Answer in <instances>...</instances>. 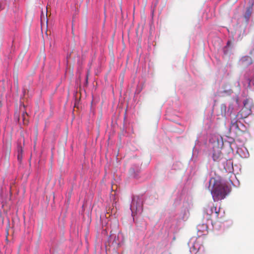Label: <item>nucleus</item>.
<instances>
[{
    "instance_id": "f257e3e1",
    "label": "nucleus",
    "mask_w": 254,
    "mask_h": 254,
    "mask_svg": "<svg viewBox=\"0 0 254 254\" xmlns=\"http://www.w3.org/2000/svg\"><path fill=\"white\" fill-rule=\"evenodd\" d=\"M212 186L211 193L214 201L224 199L229 191L228 187L215 178H211L209 180L210 188Z\"/></svg>"
},
{
    "instance_id": "f03ea898",
    "label": "nucleus",
    "mask_w": 254,
    "mask_h": 254,
    "mask_svg": "<svg viewBox=\"0 0 254 254\" xmlns=\"http://www.w3.org/2000/svg\"><path fill=\"white\" fill-rule=\"evenodd\" d=\"M243 103L244 107L237 115V118L240 119H245L251 115V112L250 110L251 103L249 101L247 102L246 100L244 101Z\"/></svg>"
},
{
    "instance_id": "7ed1b4c3",
    "label": "nucleus",
    "mask_w": 254,
    "mask_h": 254,
    "mask_svg": "<svg viewBox=\"0 0 254 254\" xmlns=\"http://www.w3.org/2000/svg\"><path fill=\"white\" fill-rule=\"evenodd\" d=\"M252 57L248 56L242 57L239 61V64L243 67H247L253 63Z\"/></svg>"
},
{
    "instance_id": "20e7f679",
    "label": "nucleus",
    "mask_w": 254,
    "mask_h": 254,
    "mask_svg": "<svg viewBox=\"0 0 254 254\" xmlns=\"http://www.w3.org/2000/svg\"><path fill=\"white\" fill-rule=\"evenodd\" d=\"M142 206V203L141 199L138 196H134L130 206L131 209L132 210L135 208L136 210H138L141 209Z\"/></svg>"
},
{
    "instance_id": "39448f33",
    "label": "nucleus",
    "mask_w": 254,
    "mask_h": 254,
    "mask_svg": "<svg viewBox=\"0 0 254 254\" xmlns=\"http://www.w3.org/2000/svg\"><path fill=\"white\" fill-rule=\"evenodd\" d=\"M215 212V216L216 218H218L219 214V211L217 210V208L213 204L212 205H208L205 208V213L210 216L212 215L213 212Z\"/></svg>"
},
{
    "instance_id": "423d86ee",
    "label": "nucleus",
    "mask_w": 254,
    "mask_h": 254,
    "mask_svg": "<svg viewBox=\"0 0 254 254\" xmlns=\"http://www.w3.org/2000/svg\"><path fill=\"white\" fill-rule=\"evenodd\" d=\"M230 130L235 131L236 132L237 131L240 130L238 125V120L236 118H234L231 120Z\"/></svg>"
},
{
    "instance_id": "0eeeda50",
    "label": "nucleus",
    "mask_w": 254,
    "mask_h": 254,
    "mask_svg": "<svg viewBox=\"0 0 254 254\" xmlns=\"http://www.w3.org/2000/svg\"><path fill=\"white\" fill-rule=\"evenodd\" d=\"M253 10L252 5L247 8L246 13L244 15V18H245L247 22L249 20V19L252 15Z\"/></svg>"
},
{
    "instance_id": "6e6552de",
    "label": "nucleus",
    "mask_w": 254,
    "mask_h": 254,
    "mask_svg": "<svg viewBox=\"0 0 254 254\" xmlns=\"http://www.w3.org/2000/svg\"><path fill=\"white\" fill-rule=\"evenodd\" d=\"M221 155V151L219 149H217V150H214L213 155H212V158L214 161H218Z\"/></svg>"
},
{
    "instance_id": "1a4fd4ad",
    "label": "nucleus",
    "mask_w": 254,
    "mask_h": 254,
    "mask_svg": "<svg viewBox=\"0 0 254 254\" xmlns=\"http://www.w3.org/2000/svg\"><path fill=\"white\" fill-rule=\"evenodd\" d=\"M229 42H228L227 46H225L223 49V52L225 55L230 56L231 53V48H230L228 46Z\"/></svg>"
},
{
    "instance_id": "9d476101",
    "label": "nucleus",
    "mask_w": 254,
    "mask_h": 254,
    "mask_svg": "<svg viewBox=\"0 0 254 254\" xmlns=\"http://www.w3.org/2000/svg\"><path fill=\"white\" fill-rule=\"evenodd\" d=\"M246 100L251 103L250 110L251 112V114H254V103L250 99H246Z\"/></svg>"
},
{
    "instance_id": "9b49d317",
    "label": "nucleus",
    "mask_w": 254,
    "mask_h": 254,
    "mask_svg": "<svg viewBox=\"0 0 254 254\" xmlns=\"http://www.w3.org/2000/svg\"><path fill=\"white\" fill-rule=\"evenodd\" d=\"M22 118L23 123L24 125H27L28 123V114L26 112H23L22 115Z\"/></svg>"
},
{
    "instance_id": "f8f14e48",
    "label": "nucleus",
    "mask_w": 254,
    "mask_h": 254,
    "mask_svg": "<svg viewBox=\"0 0 254 254\" xmlns=\"http://www.w3.org/2000/svg\"><path fill=\"white\" fill-rule=\"evenodd\" d=\"M22 154H20V152H19V150H18V155H17V158H18V160H21L22 159Z\"/></svg>"
},
{
    "instance_id": "ddd939ff",
    "label": "nucleus",
    "mask_w": 254,
    "mask_h": 254,
    "mask_svg": "<svg viewBox=\"0 0 254 254\" xmlns=\"http://www.w3.org/2000/svg\"><path fill=\"white\" fill-rule=\"evenodd\" d=\"M250 55H251L252 58H253V59L254 60V49L250 52Z\"/></svg>"
},
{
    "instance_id": "4468645a",
    "label": "nucleus",
    "mask_w": 254,
    "mask_h": 254,
    "mask_svg": "<svg viewBox=\"0 0 254 254\" xmlns=\"http://www.w3.org/2000/svg\"><path fill=\"white\" fill-rule=\"evenodd\" d=\"M14 117L15 119H17L18 120H19V115L18 114H15L14 115Z\"/></svg>"
},
{
    "instance_id": "2eb2a0df",
    "label": "nucleus",
    "mask_w": 254,
    "mask_h": 254,
    "mask_svg": "<svg viewBox=\"0 0 254 254\" xmlns=\"http://www.w3.org/2000/svg\"><path fill=\"white\" fill-rule=\"evenodd\" d=\"M18 150H19L20 154H22V151H23L22 148L21 147L19 148Z\"/></svg>"
},
{
    "instance_id": "dca6fc26",
    "label": "nucleus",
    "mask_w": 254,
    "mask_h": 254,
    "mask_svg": "<svg viewBox=\"0 0 254 254\" xmlns=\"http://www.w3.org/2000/svg\"><path fill=\"white\" fill-rule=\"evenodd\" d=\"M87 79H88V77H86V81H87Z\"/></svg>"
}]
</instances>
